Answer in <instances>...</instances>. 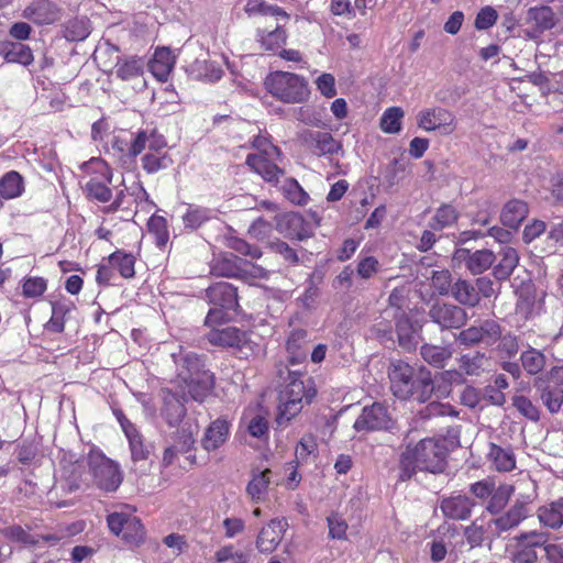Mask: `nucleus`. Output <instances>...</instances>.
I'll list each match as a JSON object with an SVG mask.
<instances>
[{"instance_id": "nucleus-1", "label": "nucleus", "mask_w": 563, "mask_h": 563, "mask_svg": "<svg viewBox=\"0 0 563 563\" xmlns=\"http://www.w3.org/2000/svg\"><path fill=\"white\" fill-rule=\"evenodd\" d=\"M179 393L164 391L162 415L168 424L178 423L185 416L186 397L202 401L213 388V375L205 369L201 358L192 353L181 357L177 367Z\"/></svg>"}, {"instance_id": "nucleus-2", "label": "nucleus", "mask_w": 563, "mask_h": 563, "mask_svg": "<svg viewBox=\"0 0 563 563\" xmlns=\"http://www.w3.org/2000/svg\"><path fill=\"white\" fill-rule=\"evenodd\" d=\"M446 454L445 441L441 439H423L413 448L408 446L401 455V478H409L416 470L442 472Z\"/></svg>"}, {"instance_id": "nucleus-3", "label": "nucleus", "mask_w": 563, "mask_h": 563, "mask_svg": "<svg viewBox=\"0 0 563 563\" xmlns=\"http://www.w3.org/2000/svg\"><path fill=\"white\" fill-rule=\"evenodd\" d=\"M317 394L313 380L299 372H289L287 384L280 393L278 424L288 422L298 415L303 404H310Z\"/></svg>"}, {"instance_id": "nucleus-4", "label": "nucleus", "mask_w": 563, "mask_h": 563, "mask_svg": "<svg viewBox=\"0 0 563 563\" xmlns=\"http://www.w3.org/2000/svg\"><path fill=\"white\" fill-rule=\"evenodd\" d=\"M390 388L393 394L400 399L413 398L419 402L429 399L433 384L430 374L413 375V368L402 362H394L389 368Z\"/></svg>"}, {"instance_id": "nucleus-5", "label": "nucleus", "mask_w": 563, "mask_h": 563, "mask_svg": "<svg viewBox=\"0 0 563 563\" xmlns=\"http://www.w3.org/2000/svg\"><path fill=\"white\" fill-rule=\"evenodd\" d=\"M265 88L276 99L285 103H300L309 98L306 79L288 71H274L265 78Z\"/></svg>"}, {"instance_id": "nucleus-6", "label": "nucleus", "mask_w": 563, "mask_h": 563, "mask_svg": "<svg viewBox=\"0 0 563 563\" xmlns=\"http://www.w3.org/2000/svg\"><path fill=\"white\" fill-rule=\"evenodd\" d=\"M253 146L257 153L250 154L246 164L268 183H278L284 172L276 165L275 161L280 156L278 147L273 145L266 136L254 137Z\"/></svg>"}, {"instance_id": "nucleus-7", "label": "nucleus", "mask_w": 563, "mask_h": 563, "mask_svg": "<svg viewBox=\"0 0 563 563\" xmlns=\"http://www.w3.org/2000/svg\"><path fill=\"white\" fill-rule=\"evenodd\" d=\"M207 297L212 305L206 317V323L209 325L229 320L239 307L236 288L227 282L210 286L207 289Z\"/></svg>"}, {"instance_id": "nucleus-8", "label": "nucleus", "mask_w": 563, "mask_h": 563, "mask_svg": "<svg viewBox=\"0 0 563 563\" xmlns=\"http://www.w3.org/2000/svg\"><path fill=\"white\" fill-rule=\"evenodd\" d=\"M88 464L92 484L106 493L115 492L123 481V474L118 463L107 457L102 452L91 450Z\"/></svg>"}, {"instance_id": "nucleus-9", "label": "nucleus", "mask_w": 563, "mask_h": 563, "mask_svg": "<svg viewBox=\"0 0 563 563\" xmlns=\"http://www.w3.org/2000/svg\"><path fill=\"white\" fill-rule=\"evenodd\" d=\"M85 183V190L90 198L100 202L111 199L112 192L108 185L111 183V170L108 164L101 158H91L81 165Z\"/></svg>"}, {"instance_id": "nucleus-10", "label": "nucleus", "mask_w": 563, "mask_h": 563, "mask_svg": "<svg viewBox=\"0 0 563 563\" xmlns=\"http://www.w3.org/2000/svg\"><path fill=\"white\" fill-rule=\"evenodd\" d=\"M144 145L145 150L141 162L147 174H155L172 166L173 158L168 153L166 139L155 128L147 126Z\"/></svg>"}, {"instance_id": "nucleus-11", "label": "nucleus", "mask_w": 563, "mask_h": 563, "mask_svg": "<svg viewBox=\"0 0 563 563\" xmlns=\"http://www.w3.org/2000/svg\"><path fill=\"white\" fill-rule=\"evenodd\" d=\"M147 128L131 131L121 129L108 136V151L120 159H134L145 150Z\"/></svg>"}, {"instance_id": "nucleus-12", "label": "nucleus", "mask_w": 563, "mask_h": 563, "mask_svg": "<svg viewBox=\"0 0 563 563\" xmlns=\"http://www.w3.org/2000/svg\"><path fill=\"white\" fill-rule=\"evenodd\" d=\"M417 124L427 132L439 131L442 135H449L455 130V117L444 108L432 107L419 111Z\"/></svg>"}, {"instance_id": "nucleus-13", "label": "nucleus", "mask_w": 563, "mask_h": 563, "mask_svg": "<svg viewBox=\"0 0 563 563\" xmlns=\"http://www.w3.org/2000/svg\"><path fill=\"white\" fill-rule=\"evenodd\" d=\"M548 542V536L543 532L531 531L516 538L515 549L511 554L514 563H536L538 560L537 548Z\"/></svg>"}, {"instance_id": "nucleus-14", "label": "nucleus", "mask_w": 563, "mask_h": 563, "mask_svg": "<svg viewBox=\"0 0 563 563\" xmlns=\"http://www.w3.org/2000/svg\"><path fill=\"white\" fill-rule=\"evenodd\" d=\"M356 431L391 430L394 421L387 409L378 402L364 407L361 416L354 422Z\"/></svg>"}, {"instance_id": "nucleus-15", "label": "nucleus", "mask_w": 563, "mask_h": 563, "mask_svg": "<svg viewBox=\"0 0 563 563\" xmlns=\"http://www.w3.org/2000/svg\"><path fill=\"white\" fill-rule=\"evenodd\" d=\"M529 514L528 501L516 500L511 508L504 515L493 518L487 522V532L498 537L501 532L517 527Z\"/></svg>"}, {"instance_id": "nucleus-16", "label": "nucleus", "mask_w": 563, "mask_h": 563, "mask_svg": "<svg viewBox=\"0 0 563 563\" xmlns=\"http://www.w3.org/2000/svg\"><path fill=\"white\" fill-rule=\"evenodd\" d=\"M276 230L288 239L302 241L310 236V227L305 219L296 212H286L275 217Z\"/></svg>"}, {"instance_id": "nucleus-17", "label": "nucleus", "mask_w": 563, "mask_h": 563, "mask_svg": "<svg viewBox=\"0 0 563 563\" xmlns=\"http://www.w3.org/2000/svg\"><path fill=\"white\" fill-rule=\"evenodd\" d=\"M430 317L433 322L443 329H457L467 320V314L463 308L439 302L430 309Z\"/></svg>"}, {"instance_id": "nucleus-18", "label": "nucleus", "mask_w": 563, "mask_h": 563, "mask_svg": "<svg viewBox=\"0 0 563 563\" xmlns=\"http://www.w3.org/2000/svg\"><path fill=\"white\" fill-rule=\"evenodd\" d=\"M300 139L318 156L331 155L341 150V144L328 132L308 130L301 133Z\"/></svg>"}, {"instance_id": "nucleus-19", "label": "nucleus", "mask_w": 563, "mask_h": 563, "mask_svg": "<svg viewBox=\"0 0 563 563\" xmlns=\"http://www.w3.org/2000/svg\"><path fill=\"white\" fill-rule=\"evenodd\" d=\"M22 15L36 24L44 25L59 20L62 11L49 0H36L24 9Z\"/></svg>"}, {"instance_id": "nucleus-20", "label": "nucleus", "mask_w": 563, "mask_h": 563, "mask_svg": "<svg viewBox=\"0 0 563 563\" xmlns=\"http://www.w3.org/2000/svg\"><path fill=\"white\" fill-rule=\"evenodd\" d=\"M455 258L465 262L467 269L473 275H478L492 267L496 260L493 251L483 249L471 252L466 249H460L455 252Z\"/></svg>"}, {"instance_id": "nucleus-21", "label": "nucleus", "mask_w": 563, "mask_h": 563, "mask_svg": "<svg viewBox=\"0 0 563 563\" xmlns=\"http://www.w3.org/2000/svg\"><path fill=\"white\" fill-rule=\"evenodd\" d=\"M117 419L129 441L133 461L146 460L150 456V446L145 445L142 435L135 426L122 412H115Z\"/></svg>"}, {"instance_id": "nucleus-22", "label": "nucleus", "mask_w": 563, "mask_h": 563, "mask_svg": "<svg viewBox=\"0 0 563 563\" xmlns=\"http://www.w3.org/2000/svg\"><path fill=\"white\" fill-rule=\"evenodd\" d=\"M526 24L529 26L530 37H537L539 34L554 26V14L549 7L530 8L527 12Z\"/></svg>"}, {"instance_id": "nucleus-23", "label": "nucleus", "mask_w": 563, "mask_h": 563, "mask_svg": "<svg viewBox=\"0 0 563 563\" xmlns=\"http://www.w3.org/2000/svg\"><path fill=\"white\" fill-rule=\"evenodd\" d=\"M271 483L272 471L268 467L252 470L251 479L246 486V494L252 503L258 504L265 500Z\"/></svg>"}, {"instance_id": "nucleus-24", "label": "nucleus", "mask_w": 563, "mask_h": 563, "mask_svg": "<svg viewBox=\"0 0 563 563\" xmlns=\"http://www.w3.org/2000/svg\"><path fill=\"white\" fill-rule=\"evenodd\" d=\"M287 522L285 519H273L266 527H264L256 541V545L261 552H273L279 544Z\"/></svg>"}, {"instance_id": "nucleus-25", "label": "nucleus", "mask_w": 563, "mask_h": 563, "mask_svg": "<svg viewBox=\"0 0 563 563\" xmlns=\"http://www.w3.org/2000/svg\"><path fill=\"white\" fill-rule=\"evenodd\" d=\"M207 338L211 344L223 347L242 349L247 343L246 333L234 327L213 329Z\"/></svg>"}, {"instance_id": "nucleus-26", "label": "nucleus", "mask_w": 563, "mask_h": 563, "mask_svg": "<svg viewBox=\"0 0 563 563\" xmlns=\"http://www.w3.org/2000/svg\"><path fill=\"white\" fill-rule=\"evenodd\" d=\"M230 434V422L227 419L218 418L207 428L201 445L206 451H214L222 446Z\"/></svg>"}, {"instance_id": "nucleus-27", "label": "nucleus", "mask_w": 563, "mask_h": 563, "mask_svg": "<svg viewBox=\"0 0 563 563\" xmlns=\"http://www.w3.org/2000/svg\"><path fill=\"white\" fill-rule=\"evenodd\" d=\"M179 209H181L183 224L188 230L199 229L214 216L213 210L194 203L183 202Z\"/></svg>"}, {"instance_id": "nucleus-28", "label": "nucleus", "mask_w": 563, "mask_h": 563, "mask_svg": "<svg viewBox=\"0 0 563 563\" xmlns=\"http://www.w3.org/2000/svg\"><path fill=\"white\" fill-rule=\"evenodd\" d=\"M176 63V57L167 47L155 49L153 58L148 63L150 71L159 81H166Z\"/></svg>"}, {"instance_id": "nucleus-29", "label": "nucleus", "mask_w": 563, "mask_h": 563, "mask_svg": "<svg viewBox=\"0 0 563 563\" xmlns=\"http://www.w3.org/2000/svg\"><path fill=\"white\" fill-rule=\"evenodd\" d=\"M474 503L464 495L445 498L441 503L443 515L454 520H465L471 516Z\"/></svg>"}, {"instance_id": "nucleus-30", "label": "nucleus", "mask_w": 563, "mask_h": 563, "mask_svg": "<svg viewBox=\"0 0 563 563\" xmlns=\"http://www.w3.org/2000/svg\"><path fill=\"white\" fill-rule=\"evenodd\" d=\"M186 73L194 79L207 82L218 81L223 75L220 65L207 59H196L186 67Z\"/></svg>"}, {"instance_id": "nucleus-31", "label": "nucleus", "mask_w": 563, "mask_h": 563, "mask_svg": "<svg viewBox=\"0 0 563 563\" xmlns=\"http://www.w3.org/2000/svg\"><path fill=\"white\" fill-rule=\"evenodd\" d=\"M534 386L545 408L551 413H558L563 406V389L553 388L543 377H538Z\"/></svg>"}, {"instance_id": "nucleus-32", "label": "nucleus", "mask_w": 563, "mask_h": 563, "mask_svg": "<svg viewBox=\"0 0 563 563\" xmlns=\"http://www.w3.org/2000/svg\"><path fill=\"white\" fill-rule=\"evenodd\" d=\"M529 213L528 205L523 200H509L503 208L500 220L504 225L517 229Z\"/></svg>"}, {"instance_id": "nucleus-33", "label": "nucleus", "mask_w": 563, "mask_h": 563, "mask_svg": "<svg viewBox=\"0 0 563 563\" xmlns=\"http://www.w3.org/2000/svg\"><path fill=\"white\" fill-rule=\"evenodd\" d=\"M241 258L233 253H223L211 262V274L220 277H239Z\"/></svg>"}, {"instance_id": "nucleus-34", "label": "nucleus", "mask_w": 563, "mask_h": 563, "mask_svg": "<svg viewBox=\"0 0 563 563\" xmlns=\"http://www.w3.org/2000/svg\"><path fill=\"white\" fill-rule=\"evenodd\" d=\"M0 54L9 63L29 65L33 62V54L29 46L20 42L3 41L0 43Z\"/></svg>"}, {"instance_id": "nucleus-35", "label": "nucleus", "mask_w": 563, "mask_h": 563, "mask_svg": "<svg viewBox=\"0 0 563 563\" xmlns=\"http://www.w3.org/2000/svg\"><path fill=\"white\" fill-rule=\"evenodd\" d=\"M145 63L136 56L118 57L114 75L121 80H131L143 75Z\"/></svg>"}, {"instance_id": "nucleus-36", "label": "nucleus", "mask_w": 563, "mask_h": 563, "mask_svg": "<svg viewBox=\"0 0 563 563\" xmlns=\"http://www.w3.org/2000/svg\"><path fill=\"white\" fill-rule=\"evenodd\" d=\"M308 333L303 329H294L287 339L286 349L292 364L303 361L307 356L306 345Z\"/></svg>"}, {"instance_id": "nucleus-37", "label": "nucleus", "mask_w": 563, "mask_h": 563, "mask_svg": "<svg viewBox=\"0 0 563 563\" xmlns=\"http://www.w3.org/2000/svg\"><path fill=\"white\" fill-rule=\"evenodd\" d=\"M500 260L497 265L494 266V276L504 280L507 279L517 267L519 263V255L516 249L505 245L499 251Z\"/></svg>"}, {"instance_id": "nucleus-38", "label": "nucleus", "mask_w": 563, "mask_h": 563, "mask_svg": "<svg viewBox=\"0 0 563 563\" xmlns=\"http://www.w3.org/2000/svg\"><path fill=\"white\" fill-rule=\"evenodd\" d=\"M538 518L543 526L559 529L563 525V498L540 507Z\"/></svg>"}, {"instance_id": "nucleus-39", "label": "nucleus", "mask_w": 563, "mask_h": 563, "mask_svg": "<svg viewBox=\"0 0 563 563\" xmlns=\"http://www.w3.org/2000/svg\"><path fill=\"white\" fill-rule=\"evenodd\" d=\"M490 365V360L484 353L478 352L463 355L460 360L461 369L471 376H478L489 371Z\"/></svg>"}, {"instance_id": "nucleus-40", "label": "nucleus", "mask_w": 563, "mask_h": 563, "mask_svg": "<svg viewBox=\"0 0 563 563\" xmlns=\"http://www.w3.org/2000/svg\"><path fill=\"white\" fill-rule=\"evenodd\" d=\"M452 296L464 306L475 307L479 302V292L472 283L464 279L452 285Z\"/></svg>"}, {"instance_id": "nucleus-41", "label": "nucleus", "mask_w": 563, "mask_h": 563, "mask_svg": "<svg viewBox=\"0 0 563 563\" xmlns=\"http://www.w3.org/2000/svg\"><path fill=\"white\" fill-rule=\"evenodd\" d=\"M242 420L252 437L262 438L267 433L268 422L260 409H246L243 413Z\"/></svg>"}, {"instance_id": "nucleus-42", "label": "nucleus", "mask_w": 563, "mask_h": 563, "mask_svg": "<svg viewBox=\"0 0 563 563\" xmlns=\"http://www.w3.org/2000/svg\"><path fill=\"white\" fill-rule=\"evenodd\" d=\"M488 457L498 472H510L516 466L515 455L510 449L492 444Z\"/></svg>"}, {"instance_id": "nucleus-43", "label": "nucleus", "mask_w": 563, "mask_h": 563, "mask_svg": "<svg viewBox=\"0 0 563 563\" xmlns=\"http://www.w3.org/2000/svg\"><path fill=\"white\" fill-rule=\"evenodd\" d=\"M249 16H274L277 21L286 20L288 15L280 8L272 5L263 0H249L244 7Z\"/></svg>"}, {"instance_id": "nucleus-44", "label": "nucleus", "mask_w": 563, "mask_h": 563, "mask_svg": "<svg viewBox=\"0 0 563 563\" xmlns=\"http://www.w3.org/2000/svg\"><path fill=\"white\" fill-rule=\"evenodd\" d=\"M108 263L124 278H131L135 274V257L131 253L115 251L109 255Z\"/></svg>"}, {"instance_id": "nucleus-45", "label": "nucleus", "mask_w": 563, "mask_h": 563, "mask_svg": "<svg viewBox=\"0 0 563 563\" xmlns=\"http://www.w3.org/2000/svg\"><path fill=\"white\" fill-rule=\"evenodd\" d=\"M257 36L262 47L269 52L279 49L286 43L287 38L285 30H283L279 24L271 31L260 30Z\"/></svg>"}, {"instance_id": "nucleus-46", "label": "nucleus", "mask_w": 563, "mask_h": 563, "mask_svg": "<svg viewBox=\"0 0 563 563\" xmlns=\"http://www.w3.org/2000/svg\"><path fill=\"white\" fill-rule=\"evenodd\" d=\"M23 191V179L14 170L7 173L0 179V196L4 199L19 197Z\"/></svg>"}, {"instance_id": "nucleus-47", "label": "nucleus", "mask_w": 563, "mask_h": 563, "mask_svg": "<svg viewBox=\"0 0 563 563\" xmlns=\"http://www.w3.org/2000/svg\"><path fill=\"white\" fill-rule=\"evenodd\" d=\"M405 115L400 107L387 108L379 120V128L387 134H396L401 130V120Z\"/></svg>"}, {"instance_id": "nucleus-48", "label": "nucleus", "mask_w": 563, "mask_h": 563, "mask_svg": "<svg viewBox=\"0 0 563 563\" xmlns=\"http://www.w3.org/2000/svg\"><path fill=\"white\" fill-rule=\"evenodd\" d=\"M90 34V24L87 18H76L69 20L64 25V37L67 41H84Z\"/></svg>"}, {"instance_id": "nucleus-49", "label": "nucleus", "mask_w": 563, "mask_h": 563, "mask_svg": "<svg viewBox=\"0 0 563 563\" xmlns=\"http://www.w3.org/2000/svg\"><path fill=\"white\" fill-rule=\"evenodd\" d=\"M420 353L422 358L434 367H443L452 356L450 347L429 344L423 345Z\"/></svg>"}, {"instance_id": "nucleus-50", "label": "nucleus", "mask_w": 563, "mask_h": 563, "mask_svg": "<svg viewBox=\"0 0 563 563\" xmlns=\"http://www.w3.org/2000/svg\"><path fill=\"white\" fill-rule=\"evenodd\" d=\"M520 358L522 367L530 375L539 374L545 366L544 354L533 347L523 351Z\"/></svg>"}, {"instance_id": "nucleus-51", "label": "nucleus", "mask_w": 563, "mask_h": 563, "mask_svg": "<svg viewBox=\"0 0 563 563\" xmlns=\"http://www.w3.org/2000/svg\"><path fill=\"white\" fill-rule=\"evenodd\" d=\"M399 344L410 350L416 345L418 328L408 318H400L396 324Z\"/></svg>"}, {"instance_id": "nucleus-52", "label": "nucleus", "mask_w": 563, "mask_h": 563, "mask_svg": "<svg viewBox=\"0 0 563 563\" xmlns=\"http://www.w3.org/2000/svg\"><path fill=\"white\" fill-rule=\"evenodd\" d=\"M147 229L155 238V243L159 247H164L169 240L167 220L162 216L153 214L147 221Z\"/></svg>"}, {"instance_id": "nucleus-53", "label": "nucleus", "mask_w": 563, "mask_h": 563, "mask_svg": "<svg viewBox=\"0 0 563 563\" xmlns=\"http://www.w3.org/2000/svg\"><path fill=\"white\" fill-rule=\"evenodd\" d=\"M514 493V487L508 484L499 485L494 488L489 497L487 510L492 514L500 511L508 503Z\"/></svg>"}, {"instance_id": "nucleus-54", "label": "nucleus", "mask_w": 563, "mask_h": 563, "mask_svg": "<svg viewBox=\"0 0 563 563\" xmlns=\"http://www.w3.org/2000/svg\"><path fill=\"white\" fill-rule=\"evenodd\" d=\"M456 220L457 211L455 208L450 205H444L437 210L430 225L433 230H442L455 223Z\"/></svg>"}, {"instance_id": "nucleus-55", "label": "nucleus", "mask_w": 563, "mask_h": 563, "mask_svg": "<svg viewBox=\"0 0 563 563\" xmlns=\"http://www.w3.org/2000/svg\"><path fill=\"white\" fill-rule=\"evenodd\" d=\"M119 537L130 544H139L144 538V529L141 521L132 515Z\"/></svg>"}, {"instance_id": "nucleus-56", "label": "nucleus", "mask_w": 563, "mask_h": 563, "mask_svg": "<svg viewBox=\"0 0 563 563\" xmlns=\"http://www.w3.org/2000/svg\"><path fill=\"white\" fill-rule=\"evenodd\" d=\"M269 271L250 261L241 260L239 277L250 283L256 279H267Z\"/></svg>"}, {"instance_id": "nucleus-57", "label": "nucleus", "mask_w": 563, "mask_h": 563, "mask_svg": "<svg viewBox=\"0 0 563 563\" xmlns=\"http://www.w3.org/2000/svg\"><path fill=\"white\" fill-rule=\"evenodd\" d=\"M284 192L286 197L296 205L305 206L308 203L309 195L302 189L294 178H289L285 181Z\"/></svg>"}, {"instance_id": "nucleus-58", "label": "nucleus", "mask_w": 563, "mask_h": 563, "mask_svg": "<svg viewBox=\"0 0 563 563\" xmlns=\"http://www.w3.org/2000/svg\"><path fill=\"white\" fill-rule=\"evenodd\" d=\"M132 515L133 509L129 506L124 507V509L121 511H113L109 514L107 517V522L111 532L119 537Z\"/></svg>"}, {"instance_id": "nucleus-59", "label": "nucleus", "mask_w": 563, "mask_h": 563, "mask_svg": "<svg viewBox=\"0 0 563 563\" xmlns=\"http://www.w3.org/2000/svg\"><path fill=\"white\" fill-rule=\"evenodd\" d=\"M514 407L526 418L531 421L539 420L538 407L526 396H515L512 399Z\"/></svg>"}, {"instance_id": "nucleus-60", "label": "nucleus", "mask_w": 563, "mask_h": 563, "mask_svg": "<svg viewBox=\"0 0 563 563\" xmlns=\"http://www.w3.org/2000/svg\"><path fill=\"white\" fill-rule=\"evenodd\" d=\"M22 288L24 297L37 298L45 292L47 283L42 277H27L24 279Z\"/></svg>"}, {"instance_id": "nucleus-61", "label": "nucleus", "mask_w": 563, "mask_h": 563, "mask_svg": "<svg viewBox=\"0 0 563 563\" xmlns=\"http://www.w3.org/2000/svg\"><path fill=\"white\" fill-rule=\"evenodd\" d=\"M479 328L483 336L482 343L492 345L500 339L501 328L496 321L485 320L479 324Z\"/></svg>"}, {"instance_id": "nucleus-62", "label": "nucleus", "mask_w": 563, "mask_h": 563, "mask_svg": "<svg viewBox=\"0 0 563 563\" xmlns=\"http://www.w3.org/2000/svg\"><path fill=\"white\" fill-rule=\"evenodd\" d=\"M379 271V262L374 256L360 257L356 273L363 279L374 277Z\"/></svg>"}, {"instance_id": "nucleus-63", "label": "nucleus", "mask_w": 563, "mask_h": 563, "mask_svg": "<svg viewBox=\"0 0 563 563\" xmlns=\"http://www.w3.org/2000/svg\"><path fill=\"white\" fill-rule=\"evenodd\" d=\"M314 84L325 98H333L336 95L335 78L332 74L322 73L316 78Z\"/></svg>"}, {"instance_id": "nucleus-64", "label": "nucleus", "mask_w": 563, "mask_h": 563, "mask_svg": "<svg viewBox=\"0 0 563 563\" xmlns=\"http://www.w3.org/2000/svg\"><path fill=\"white\" fill-rule=\"evenodd\" d=\"M498 13L493 7H484L475 18V27L477 30H487L496 23Z\"/></svg>"}]
</instances>
